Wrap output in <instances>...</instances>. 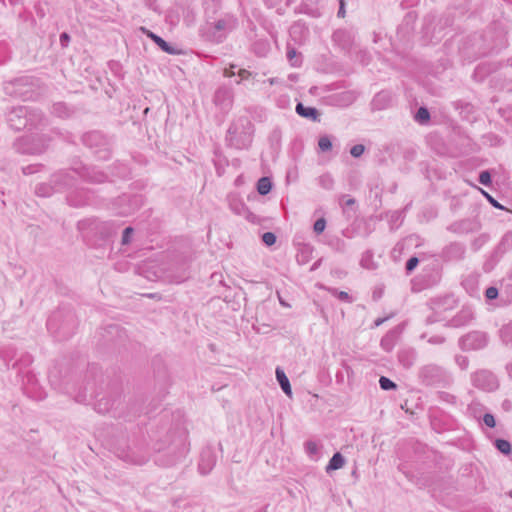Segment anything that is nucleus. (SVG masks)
Segmentation results:
<instances>
[{"label":"nucleus","mask_w":512,"mask_h":512,"mask_svg":"<svg viewBox=\"0 0 512 512\" xmlns=\"http://www.w3.org/2000/svg\"><path fill=\"white\" fill-rule=\"evenodd\" d=\"M82 141L86 146L94 147L97 146L99 143L104 142V137L100 132L93 131L86 133L83 136Z\"/></svg>","instance_id":"obj_8"},{"label":"nucleus","mask_w":512,"mask_h":512,"mask_svg":"<svg viewBox=\"0 0 512 512\" xmlns=\"http://www.w3.org/2000/svg\"><path fill=\"white\" fill-rule=\"evenodd\" d=\"M443 369L435 364H428L419 370V378L425 385H435L442 381Z\"/></svg>","instance_id":"obj_2"},{"label":"nucleus","mask_w":512,"mask_h":512,"mask_svg":"<svg viewBox=\"0 0 512 512\" xmlns=\"http://www.w3.org/2000/svg\"><path fill=\"white\" fill-rule=\"evenodd\" d=\"M510 497L512 498V490L509 492Z\"/></svg>","instance_id":"obj_54"},{"label":"nucleus","mask_w":512,"mask_h":512,"mask_svg":"<svg viewBox=\"0 0 512 512\" xmlns=\"http://www.w3.org/2000/svg\"><path fill=\"white\" fill-rule=\"evenodd\" d=\"M132 233H133L132 227H126L124 229L123 235H122V244L123 245H127L130 243V238H131Z\"/></svg>","instance_id":"obj_33"},{"label":"nucleus","mask_w":512,"mask_h":512,"mask_svg":"<svg viewBox=\"0 0 512 512\" xmlns=\"http://www.w3.org/2000/svg\"><path fill=\"white\" fill-rule=\"evenodd\" d=\"M390 100V96L386 92L378 93L373 99V107L375 109H383L386 106V103Z\"/></svg>","instance_id":"obj_17"},{"label":"nucleus","mask_w":512,"mask_h":512,"mask_svg":"<svg viewBox=\"0 0 512 512\" xmlns=\"http://www.w3.org/2000/svg\"><path fill=\"white\" fill-rule=\"evenodd\" d=\"M233 68H234V66H231L229 69H226L225 70V76H227V77L233 76L235 74L234 71H233Z\"/></svg>","instance_id":"obj_45"},{"label":"nucleus","mask_w":512,"mask_h":512,"mask_svg":"<svg viewBox=\"0 0 512 512\" xmlns=\"http://www.w3.org/2000/svg\"><path fill=\"white\" fill-rule=\"evenodd\" d=\"M471 382L474 387L487 392L496 390L499 385L496 376L488 370H479L473 373Z\"/></svg>","instance_id":"obj_1"},{"label":"nucleus","mask_w":512,"mask_h":512,"mask_svg":"<svg viewBox=\"0 0 512 512\" xmlns=\"http://www.w3.org/2000/svg\"><path fill=\"white\" fill-rule=\"evenodd\" d=\"M275 373H276L277 381H278L281 389L283 390V392L287 396H291V394H292L291 386H290L289 379L286 376L285 372L281 368L278 367V368H276Z\"/></svg>","instance_id":"obj_6"},{"label":"nucleus","mask_w":512,"mask_h":512,"mask_svg":"<svg viewBox=\"0 0 512 512\" xmlns=\"http://www.w3.org/2000/svg\"><path fill=\"white\" fill-rule=\"evenodd\" d=\"M429 118H430L429 111L424 107H420L416 113L415 119L417 121H419L420 123H423V122L428 121Z\"/></svg>","instance_id":"obj_24"},{"label":"nucleus","mask_w":512,"mask_h":512,"mask_svg":"<svg viewBox=\"0 0 512 512\" xmlns=\"http://www.w3.org/2000/svg\"><path fill=\"white\" fill-rule=\"evenodd\" d=\"M235 26L236 20L233 17L219 19L214 24V28L216 31L232 30Z\"/></svg>","instance_id":"obj_11"},{"label":"nucleus","mask_w":512,"mask_h":512,"mask_svg":"<svg viewBox=\"0 0 512 512\" xmlns=\"http://www.w3.org/2000/svg\"><path fill=\"white\" fill-rule=\"evenodd\" d=\"M487 336L482 332H471L461 339V345L464 349L477 350L485 347Z\"/></svg>","instance_id":"obj_3"},{"label":"nucleus","mask_w":512,"mask_h":512,"mask_svg":"<svg viewBox=\"0 0 512 512\" xmlns=\"http://www.w3.org/2000/svg\"><path fill=\"white\" fill-rule=\"evenodd\" d=\"M238 76L240 77V80H246L251 76V72L245 69H240L238 72Z\"/></svg>","instance_id":"obj_39"},{"label":"nucleus","mask_w":512,"mask_h":512,"mask_svg":"<svg viewBox=\"0 0 512 512\" xmlns=\"http://www.w3.org/2000/svg\"><path fill=\"white\" fill-rule=\"evenodd\" d=\"M395 345V333L390 331L385 336L382 337L380 341V346L386 352H390Z\"/></svg>","instance_id":"obj_14"},{"label":"nucleus","mask_w":512,"mask_h":512,"mask_svg":"<svg viewBox=\"0 0 512 512\" xmlns=\"http://www.w3.org/2000/svg\"><path fill=\"white\" fill-rule=\"evenodd\" d=\"M318 182H319V185L326 190L332 189L333 184H334V180H333L332 176L329 174L321 175L318 179Z\"/></svg>","instance_id":"obj_19"},{"label":"nucleus","mask_w":512,"mask_h":512,"mask_svg":"<svg viewBox=\"0 0 512 512\" xmlns=\"http://www.w3.org/2000/svg\"><path fill=\"white\" fill-rule=\"evenodd\" d=\"M104 399H101L99 400L96 404H95V409L99 412V413H106L110 410L111 408V405L109 403L108 400H105V402H103Z\"/></svg>","instance_id":"obj_25"},{"label":"nucleus","mask_w":512,"mask_h":512,"mask_svg":"<svg viewBox=\"0 0 512 512\" xmlns=\"http://www.w3.org/2000/svg\"><path fill=\"white\" fill-rule=\"evenodd\" d=\"M335 295L341 301H344V302H347V303H351L352 302L351 296L347 292H345V291H337V290H335Z\"/></svg>","instance_id":"obj_35"},{"label":"nucleus","mask_w":512,"mask_h":512,"mask_svg":"<svg viewBox=\"0 0 512 512\" xmlns=\"http://www.w3.org/2000/svg\"><path fill=\"white\" fill-rule=\"evenodd\" d=\"M344 0H339V2H343Z\"/></svg>","instance_id":"obj_56"},{"label":"nucleus","mask_w":512,"mask_h":512,"mask_svg":"<svg viewBox=\"0 0 512 512\" xmlns=\"http://www.w3.org/2000/svg\"><path fill=\"white\" fill-rule=\"evenodd\" d=\"M457 365L462 369L466 370L469 365L468 358L466 356L458 355L455 358Z\"/></svg>","instance_id":"obj_32"},{"label":"nucleus","mask_w":512,"mask_h":512,"mask_svg":"<svg viewBox=\"0 0 512 512\" xmlns=\"http://www.w3.org/2000/svg\"><path fill=\"white\" fill-rule=\"evenodd\" d=\"M379 385H380V388L385 391L394 390L397 387V385L392 380H390L389 378H387L385 376L380 377Z\"/></svg>","instance_id":"obj_22"},{"label":"nucleus","mask_w":512,"mask_h":512,"mask_svg":"<svg viewBox=\"0 0 512 512\" xmlns=\"http://www.w3.org/2000/svg\"><path fill=\"white\" fill-rule=\"evenodd\" d=\"M216 459L210 449L203 450L199 461V471L201 474H208L215 465Z\"/></svg>","instance_id":"obj_5"},{"label":"nucleus","mask_w":512,"mask_h":512,"mask_svg":"<svg viewBox=\"0 0 512 512\" xmlns=\"http://www.w3.org/2000/svg\"><path fill=\"white\" fill-rule=\"evenodd\" d=\"M345 2H339V10L337 12V16L340 17V18H343L345 17Z\"/></svg>","instance_id":"obj_40"},{"label":"nucleus","mask_w":512,"mask_h":512,"mask_svg":"<svg viewBox=\"0 0 512 512\" xmlns=\"http://www.w3.org/2000/svg\"><path fill=\"white\" fill-rule=\"evenodd\" d=\"M510 239H511V234L510 233L505 234L504 237L502 238L501 245L508 244Z\"/></svg>","instance_id":"obj_43"},{"label":"nucleus","mask_w":512,"mask_h":512,"mask_svg":"<svg viewBox=\"0 0 512 512\" xmlns=\"http://www.w3.org/2000/svg\"><path fill=\"white\" fill-rule=\"evenodd\" d=\"M398 359L405 368H410L415 361V352L413 350L401 351L398 355Z\"/></svg>","instance_id":"obj_12"},{"label":"nucleus","mask_w":512,"mask_h":512,"mask_svg":"<svg viewBox=\"0 0 512 512\" xmlns=\"http://www.w3.org/2000/svg\"><path fill=\"white\" fill-rule=\"evenodd\" d=\"M302 26L295 24L291 27V35L295 34L297 30H301Z\"/></svg>","instance_id":"obj_46"},{"label":"nucleus","mask_w":512,"mask_h":512,"mask_svg":"<svg viewBox=\"0 0 512 512\" xmlns=\"http://www.w3.org/2000/svg\"><path fill=\"white\" fill-rule=\"evenodd\" d=\"M85 400H86L85 397H81V396L76 398V401H78V402H84Z\"/></svg>","instance_id":"obj_50"},{"label":"nucleus","mask_w":512,"mask_h":512,"mask_svg":"<svg viewBox=\"0 0 512 512\" xmlns=\"http://www.w3.org/2000/svg\"><path fill=\"white\" fill-rule=\"evenodd\" d=\"M479 182L482 185L489 186L491 184V175L488 171H482L479 175Z\"/></svg>","instance_id":"obj_30"},{"label":"nucleus","mask_w":512,"mask_h":512,"mask_svg":"<svg viewBox=\"0 0 512 512\" xmlns=\"http://www.w3.org/2000/svg\"><path fill=\"white\" fill-rule=\"evenodd\" d=\"M247 221L253 223V224H259L260 223V217L251 212L248 208H246L245 213L242 215Z\"/></svg>","instance_id":"obj_27"},{"label":"nucleus","mask_w":512,"mask_h":512,"mask_svg":"<svg viewBox=\"0 0 512 512\" xmlns=\"http://www.w3.org/2000/svg\"><path fill=\"white\" fill-rule=\"evenodd\" d=\"M319 149L323 152L329 151L332 148V142L328 136H322L318 140Z\"/></svg>","instance_id":"obj_23"},{"label":"nucleus","mask_w":512,"mask_h":512,"mask_svg":"<svg viewBox=\"0 0 512 512\" xmlns=\"http://www.w3.org/2000/svg\"><path fill=\"white\" fill-rule=\"evenodd\" d=\"M272 188V182L269 177H262L257 182V192L260 195H267Z\"/></svg>","instance_id":"obj_16"},{"label":"nucleus","mask_w":512,"mask_h":512,"mask_svg":"<svg viewBox=\"0 0 512 512\" xmlns=\"http://www.w3.org/2000/svg\"><path fill=\"white\" fill-rule=\"evenodd\" d=\"M354 203H355V200H354L353 198H348V199L344 202V204H345L346 206L353 205Z\"/></svg>","instance_id":"obj_48"},{"label":"nucleus","mask_w":512,"mask_h":512,"mask_svg":"<svg viewBox=\"0 0 512 512\" xmlns=\"http://www.w3.org/2000/svg\"><path fill=\"white\" fill-rule=\"evenodd\" d=\"M419 263V260L417 257H411L407 262H406V270L407 272H411L415 269V267L418 265Z\"/></svg>","instance_id":"obj_36"},{"label":"nucleus","mask_w":512,"mask_h":512,"mask_svg":"<svg viewBox=\"0 0 512 512\" xmlns=\"http://www.w3.org/2000/svg\"><path fill=\"white\" fill-rule=\"evenodd\" d=\"M0 2L4 4V0H0Z\"/></svg>","instance_id":"obj_55"},{"label":"nucleus","mask_w":512,"mask_h":512,"mask_svg":"<svg viewBox=\"0 0 512 512\" xmlns=\"http://www.w3.org/2000/svg\"><path fill=\"white\" fill-rule=\"evenodd\" d=\"M23 0H9V4L12 6H16L18 4H21Z\"/></svg>","instance_id":"obj_47"},{"label":"nucleus","mask_w":512,"mask_h":512,"mask_svg":"<svg viewBox=\"0 0 512 512\" xmlns=\"http://www.w3.org/2000/svg\"><path fill=\"white\" fill-rule=\"evenodd\" d=\"M384 321H385V319H383V318L376 319L375 320V326H380Z\"/></svg>","instance_id":"obj_49"},{"label":"nucleus","mask_w":512,"mask_h":512,"mask_svg":"<svg viewBox=\"0 0 512 512\" xmlns=\"http://www.w3.org/2000/svg\"><path fill=\"white\" fill-rule=\"evenodd\" d=\"M287 58L293 67H299L301 65V60L297 56V52L294 48H288Z\"/></svg>","instance_id":"obj_21"},{"label":"nucleus","mask_w":512,"mask_h":512,"mask_svg":"<svg viewBox=\"0 0 512 512\" xmlns=\"http://www.w3.org/2000/svg\"><path fill=\"white\" fill-rule=\"evenodd\" d=\"M345 465V458L340 452H336L326 466V472L341 469Z\"/></svg>","instance_id":"obj_9"},{"label":"nucleus","mask_w":512,"mask_h":512,"mask_svg":"<svg viewBox=\"0 0 512 512\" xmlns=\"http://www.w3.org/2000/svg\"><path fill=\"white\" fill-rule=\"evenodd\" d=\"M296 112L302 117L317 120L318 111L313 107H306L302 103L296 105Z\"/></svg>","instance_id":"obj_10"},{"label":"nucleus","mask_w":512,"mask_h":512,"mask_svg":"<svg viewBox=\"0 0 512 512\" xmlns=\"http://www.w3.org/2000/svg\"><path fill=\"white\" fill-rule=\"evenodd\" d=\"M51 325H52L51 320H48V322H47V327H48V329H51Z\"/></svg>","instance_id":"obj_51"},{"label":"nucleus","mask_w":512,"mask_h":512,"mask_svg":"<svg viewBox=\"0 0 512 512\" xmlns=\"http://www.w3.org/2000/svg\"><path fill=\"white\" fill-rule=\"evenodd\" d=\"M446 301H452L453 302V299L448 297V298H446Z\"/></svg>","instance_id":"obj_53"},{"label":"nucleus","mask_w":512,"mask_h":512,"mask_svg":"<svg viewBox=\"0 0 512 512\" xmlns=\"http://www.w3.org/2000/svg\"><path fill=\"white\" fill-rule=\"evenodd\" d=\"M509 372H512V364L508 366Z\"/></svg>","instance_id":"obj_52"},{"label":"nucleus","mask_w":512,"mask_h":512,"mask_svg":"<svg viewBox=\"0 0 512 512\" xmlns=\"http://www.w3.org/2000/svg\"><path fill=\"white\" fill-rule=\"evenodd\" d=\"M305 452L312 461H318L320 459V445L312 440L305 442Z\"/></svg>","instance_id":"obj_7"},{"label":"nucleus","mask_w":512,"mask_h":512,"mask_svg":"<svg viewBox=\"0 0 512 512\" xmlns=\"http://www.w3.org/2000/svg\"><path fill=\"white\" fill-rule=\"evenodd\" d=\"M326 227V221L324 218H319L318 220H316V222L314 223V231L317 233V234H320L324 231Z\"/></svg>","instance_id":"obj_31"},{"label":"nucleus","mask_w":512,"mask_h":512,"mask_svg":"<svg viewBox=\"0 0 512 512\" xmlns=\"http://www.w3.org/2000/svg\"><path fill=\"white\" fill-rule=\"evenodd\" d=\"M52 193V188L46 184H40L36 187V194L39 196L47 197Z\"/></svg>","instance_id":"obj_26"},{"label":"nucleus","mask_w":512,"mask_h":512,"mask_svg":"<svg viewBox=\"0 0 512 512\" xmlns=\"http://www.w3.org/2000/svg\"><path fill=\"white\" fill-rule=\"evenodd\" d=\"M105 179H106V176L103 173H100L96 177H91V180H93L95 182H103Z\"/></svg>","instance_id":"obj_42"},{"label":"nucleus","mask_w":512,"mask_h":512,"mask_svg":"<svg viewBox=\"0 0 512 512\" xmlns=\"http://www.w3.org/2000/svg\"><path fill=\"white\" fill-rule=\"evenodd\" d=\"M229 205H230L231 210H232L235 214L240 215V216H242V215H243V213H245L246 208H247V207H246V205H245L242 201H240L239 199H237V198H232V199L230 200Z\"/></svg>","instance_id":"obj_18"},{"label":"nucleus","mask_w":512,"mask_h":512,"mask_svg":"<svg viewBox=\"0 0 512 512\" xmlns=\"http://www.w3.org/2000/svg\"><path fill=\"white\" fill-rule=\"evenodd\" d=\"M484 194H485V196L487 197V199L489 200V202H490L494 207L502 208V207L500 206V204H499V203H498V202H497L493 197H491L489 194H487V193H485V192H484Z\"/></svg>","instance_id":"obj_41"},{"label":"nucleus","mask_w":512,"mask_h":512,"mask_svg":"<svg viewBox=\"0 0 512 512\" xmlns=\"http://www.w3.org/2000/svg\"><path fill=\"white\" fill-rule=\"evenodd\" d=\"M214 103L223 111H228L233 104V92L230 88L220 87L214 94Z\"/></svg>","instance_id":"obj_4"},{"label":"nucleus","mask_w":512,"mask_h":512,"mask_svg":"<svg viewBox=\"0 0 512 512\" xmlns=\"http://www.w3.org/2000/svg\"><path fill=\"white\" fill-rule=\"evenodd\" d=\"M499 336L505 345L512 346V321L502 326Z\"/></svg>","instance_id":"obj_13"},{"label":"nucleus","mask_w":512,"mask_h":512,"mask_svg":"<svg viewBox=\"0 0 512 512\" xmlns=\"http://www.w3.org/2000/svg\"><path fill=\"white\" fill-rule=\"evenodd\" d=\"M483 422L485 423L486 426L490 427V428H494L495 425H496V421H495V418L492 414L490 413H486L483 417Z\"/></svg>","instance_id":"obj_34"},{"label":"nucleus","mask_w":512,"mask_h":512,"mask_svg":"<svg viewBox=\"0 0 512 512\" xmlns=\"http://www.w3.org/2000/svg\"><path fill=\"white\" fill-rule=\"evenodd\" d=\"M148 37H150L164 52L169 54L175 53V50L160 36L154 34L153 32H149Z\"/></svg>","instance_id":"obj_15"},{"label":"nucleus","mask_w":512,"mask_h":512,"mask_svg":"<svg viewBox=\"0 0 512 512\" xmlns=\"http://www.w3.org/2000/svg\"><path fill=\"white\" fill-rule=\"evenodd\" d=\"M364 151H365V147L362 144H357V145H354L350 149V154L353 157L358 158L364 153Z\"/></svg>","instance_id":"obj_29"},{"label":"nucleus","mask_w":512,"mask_h":512,"mask_svg":"<svg viewBox=\"0 0 512 512\" xmlns=\"http://www.w3.org/2000/svg\"><path fill=\"white\" fill-rule=\"evenodd\" d=\"M496 448L503 454L508 455L511 452V444L504 439H497L495 441Z\"/></svg>","instance_id":"obj_20"},{"label":"nucleus","mask_w":512,"mask_h":512,"mask_svg":"<svg viewBox=\"0 0 512 512\" xmlns=\"http://www.w3.org/2000/svg\"><path fill=\"white\" fill-rule=\"evenodd\" d=\"M262 240L267 246H271L276 242V236L272 232H265L262 236Z\"/></svg>","instance_id":"obj_28"},{"label":"nucleus","mask_w":512,"mask_h":512,"mask_svg":"<svg viewBox=\"0 0 512 512\" xmlns=\"http://www.w3.org/2000/svg\"><path fill=\"white\" fill-rule=\"evenodd\" d=\"M69 41H70V36L66 32H63L60 35V44L63 47H66L68 45Z\"/></svg>","instance_id":"obj_38"},{"label":"nucleus","mask_w":512,"mask_h":512,"mask_svg":"<svg viewBox=\"0 0 512 512\" xmlns=\"http://www.w3.org/2000/svg\"><path fill=\"white\" fill-rule=\"evenodd\" d=\"M430 343H442L443 342V338L442 337H432L430 340H429Z\"/></svg>","instance_id":"obj_44"},{"label":"nucleus","mask_w":512,"mask_h":512,"mask_svg":"<svg viewBox=\"0 0 512 512\" xmlns=\"http://www.w3.org/2000/svg\"><path fill=\"white\" fill-rule=\"evenodd\" d=\"M485 296L489 300H493L498 296V290L495 287H489L486 289Z\"/></svg>","instance_id":"obj_37"}]
</instances>
